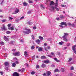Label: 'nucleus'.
Returning <instances> with one entry per match:
<instances>
[{
  "label": "nucleus",
  "instance_id": "dca6fc26",
  "mask_svg": "<svg viewBox=\"0 0 76 76\" xmlns=\"http://www.w3.org/2000/svg\"><path fill=\"white\" fill-rule=\"evenodd\" d=\"M1 40H0V45H4V43L3 41H1Z\"/></svg>",
  "mask_w": 76,
  "mask_h": 76
},
{
  "label": "nucleus",
  "instance_id": "338daca9",
  "mask_svg": "<svg viewBox=\"0 0 76 76\" xmlns=\"http://www.w3.org/2000/svg\"><path fill=\"white\" fill-rule=\"evenodd\" d=\"M43 76H46V74H45V73H44V74H43Z\"/></svg>",
  "mask_w": 76,
  "mask_h": 76
},
{
  "label": "nucleus",
  "instance_id": "ea45409f",
  "mask_svg": "<svg viewBox=\"0 0 76 76\" xmlns=\"http://www.w3.org/2000/svg\"><path fill=\"white\" fill-rule=\"evenodd\" d=\"M21 70V72H24L25 71V69L23 68Z\"/></svg>",
  "mask_w": 76,
  "mask_h": 76
},
{
  "label": "nucleus",
  "instance_id": "5701e85b",
  "mask_svg": "<svg viewBox=\"0 0 76 76\" xmlns=\"http://www.w3.org/2000/svg\"><path fill=\"white\" fill-rule=\"evenodd\" d=\"M58 6V3H56L55 4V8L56 7H57Z\"/></svg>",
  "mask_w": 76,
  "mask_h": 76
},
{
  "label": "nucleus",
  "instance_id": "4d7b16f0",
  "mask_svg": "<svg viewBox=\"0 0 76 76\" xmlns=\"http://www.w3.org/2000/svg\"><path fill=\"white\" fill-rule=\"evenodd\" d=\"M11 26V24H9L8 25V27H10Z\"/></svg>",
  "mask_w": 76,
  "mask_h": 76
},
{
  "label": "nucleus",
  "instance_id": "39448f33",
  "mask_svg": "<svg viewBox=\"0 0 76 76\" xmlns=\"http://www.w3.org/2000/svg\"><path fill=\"white\" fill-rule=\"evenodd\" d=\"M19 12V9L16 8L15 10V11L14 12L13 14H16L18 13Z\"/></svg>",
  "mask_w": 76,
  "mask_h": 76
},
{
  "label": "nucleus",
  "instance_id": "3c124183",
  "mask_svg": "<svg viewBox=\"0 0 76 76\" xmlns=\"http://www.w3.org/2000/svg\"><path fill=\"white\" fill-rule=\"evenodd\" d=\"M15 21H16V22H19L20 20L19 19H16V20H15Z\"/></svg>",
  "mask_w": 76,
  "mask_h": 76
},
{
  "label": "nucleus",
  "instance_id": "79ce46f5",
  "mask_svg": "<svg viewBox=\"0 0 76 76\" xmlns=\"http://www.w3.org/2000/svg\"><path fill=\"white\" fill-rule=\"evenodd\" d=\"M56 20H60V18H56Z\"/></svg>",
  "mask_w": 76,
  "mask_h": 76
},
{
  "label": "nucleus",
  "instance_id": "f257e3e1",
  "mask_svg": "<svg viewBox=\"0 0 76 76\" xmlns=\"http://www.w3.org/2000/svg\"><path fill=\"white\" fill-rule=\"evenodd\" d=\"M25 30L26 31H23L24 34H31V31L30 29L26 28H25Z\"/></svg>",
  "mask_w": 76,
  "mask_h": 76
},
{
  "label": "nucleus",
  "instance_id": "473e14b6",
  "mask_svg": "<svg viewBox=\"0 0 76 76\" xmlns=\"http://www.w3.org/2000/svg\"><path fill=\"white\" fill-rule=\"evenodd\" d=\"M55 9L57 11H59V10H60V9H59V8H57V7H56L55 8Z\"/></svg>",
  "mask_w": 76,
  "mask_h": 76
},
{
  "label": "nucleus",
  "instance_id": "2f4dec72",
  "mask_svg": "<svg viewBox=\"0 0 76 76\" xmlns=\"http://www.w3.org/2000/svg\"><path fill=\"white\" fill-rule=\"evenodd\" d=\"M24 54L25 56H27L28 55V52L26 51H25L24 52Z\"/></svg>",
  "mask_w": 76,
  "mask_h": 76
},
{
  "label": "nucleus",
  "instance_id": "4c0bfd02",
  "mask_svg": "<svg viewBox=\"0 0 76 76\" xmlns=\"http://www.w3.org/2000/svg\"><path fill=\"white\" fill-rule=\"evenodd\" d=\"M42 67L43 68L45 67V64H42Z\"/></svg>",
  "mask_w": 76,
  "mask_h": 76
},
{
  "label": "nucleus",
  "instance_id": "6ab92c4d",
  "mask_svg": "<svg viewBox=\"0 0 76 76\" xmlns=\"http://www.w3.org/2000/svg\"><path fill=\"white\" fill-rule=\"evenodd\" d=\"M39 38L40 39V41H42V40H43V39H44V38L41 36H39Z\"/></svg>",
  "mask_w": 76,
  "mask_h": 76
},
{
  "label": "nucleus",
  "instance_id": "37998d69",
  "mask_svg": "<svg viewBox=\"0 0 76 76\" xmlns=\"http://www.w3.org/2000/svg\"><path fill=\"white\" fill-rule=\"evenodd\" d=\"M31 37H32V38L33 39H34V40L35 39V37H34V35H32L31 36Z\"/></svg>",
  "mask_w": 76,
  "mask_h": 76
},
{
  "label": "nucleus",
  "instance_id": "0e129e2a",
  "mask_svg": "<svg viewBox=\"0 0 76 76\" xmlns=\"http://www.w3.org/2000/svg\"><path fill=\"white\" fill-rule=\"evenodd\" d=\"M52 67H55V65H52Z\"/></svg>",
  "mask_w": 76,
  "mask_h": 76
},
{
  "label": "nucleus",
  "instance_id": "de8ad7c7",
  "mask_svg": "<svg viewBox=\"0 0 76 76\" xmlns=\"http://www.w3.org/2000/svg\"><path fill=\"white\" fill-rule=\"evenodd\" d=\"M32 2H33L32 1H28V3H32Z\"/></svg>",
  "mask_w": 76,
  "mask_h": 76
},
{
  "label": "nucleus",
  "instance_id": "7c9ffc66",
  "mask_svg": "<svg viewBox=\"0 0 76 76\" xmlns=\"http://www.w3.org/2000/svg\"><path fill=\"white\" fill-rule=\"evenodd\" d=\"M61 7H67V6L66 5L61 4Z\"/></svg>",
  "mask_w": 76,
  "mask_h": 76
},
{
  "label": "nucleus",
  "instance_id": "0eeeda50",
  "mask_svg": "<svg viewBox=\"0 0 76 76\" xmlns=\"http://www.w3.org/2000/svg\"><path fill=\"white\" fill-rule=\"evenodd\" d=\"M1 29L2 31H6L7 30L6 27H5V26H4V25H3V27L1 28Z\"/></svg>",
  "mask_w": 76,
  "mask_h": 76
},
{
  "label": "nucleus",
  "instance_id": "393cba45",
  "mask_svg": "<svg viewBox=\"0 0 76 76\" xmlns=\"http://www.w3.org/2000/svg\"><path fill=\"white\" fill-rule=\"evenodd\" d=\"M40 6H41V8H42V9H45V7H44V6L42 5V4H41L40 5Z\"/></svg>",
  "mask_w": 76,
  "mask_h": 76
},
{
  "label": "nucleus",
  "instance_id": "58836bf2",
  "mask_svg": "<svg viewBox=\"0 0 76 76\" xmlns=\"http://www.w3.org/2000/svg\"><path fill=\"white\" fill-rule=\"evenodd\" d=\"M20 42H24V40L23 39H20Z\"/></svg>",
  "mask_w": 76,
  "mask_h": 76
},
{
  "label": "nucleus",
  "instance_id": "774afa93",
  "mask_svg": "<svg viewBox=\"0 0 76 76\" xmlns=\"http://www.w3.org/2000/svg\"><path fill=\"white\" fill-rule=\"evenodd\" d=\"M15 38V36H12L11 37V38Z\"/></svg>",
  "mask_w": 76,
  "mask_h": 76
},
{
  "label": "nucleus",
  "instance_id": "6e6552de",
  "mask_svg": "<svg viewBox=\"0 0 76 76\" xmlns=\"http://www.w3.org/2000/svg\"><path fill=\"white\" fill-rule=\"evenodd\" d=\"M13 76H19V74L16 72H15L13 73Z\"/></svg>",
  "mask_w": 76,
  "mask_h": 76
},
{
  "label": "nucleus",
  "instance_id": "603ef678",
  "mask_svg": "<svg viewBox=\"0 0 76 76\" xmlns=\"http://www.w3.org/2000/svg\"><path fill=\"white\" fill-rule=\"evenodd\" d=\"M36 68L37 69H38V68H39V65H36Z\"/></svg>",
  "mask_w": 76,
  "mask_h": 76
},
{
  "label": "nucleus",
  "instance_id": "cd10ccee",
  "mask_svg": "<svg viewBox=\"0 0 76 76\" xmlns=\"http://www.w3.org/2000/svg\"><path fill=\"white\" fill-rule=\"evenodd\" d=\"M46 58V57L45 56H42L41 57V59H44L45 58Z\"/></svg>",
  "mask_w": 76,
  "mask_h": 76
},
{
  "label": "nucleus",
  "instance_id": "5fc2aeb1",
  "mask_svg": "<svg viewBox=\"0 0 76 76\" xmlns=\"http://www.w3.org/2000/svg\"><path fill=\"white\" fill-rule=\"evenodd\" d=\"M24 18V17L23 16L20 18V19H23Z\"/></svg>",
  "mask_w": 76,
  "mask_h": 76
},
{
  "label": "nucleus",
  "instance_id": "c03bdc74",
  "mask_svg": "<svg viewBox=\"0 0 76 76\" xmlns=\"http://www.w3.org/2000/svg\"><path fill=\"white\" fill-rule=\"evenodd\" d=\"M35 56L34 55L32 57V58H33V60H34L35 58Z\"/></svg>",
  "mask_w": 76,
  "mask_h": 76
},
{
  "label": "nucleus",
  "instance_id": "a878e982",
  "mask_svg": "<svg viewBox=\"0 0 76 76\" xmlns=\"http://www.w3.org/2000/svg\"><path fill=\"white\" fill-rule=\"evenodd\" d=\"M59 72L60 71L58 69H55L54 71V73H56V72Z\"/></svg>",
  "mask_w": 76,
  "mask_h": 76
},
{
  "label": "nucleus",
  "instance_id": "a18cd8bd",
  "mask_svg": "<svg viewBox=\"0 0 76 76\" xmlns=\"http://www.w3.org/2000/svg\"><path fill=\"white\" fill-rule=\"evenodd\" d=\"M9 20H12V19H13V18L11 17H9Z\"/></svg>",
  "mask_w": 76,
  "mask_h": 76
},
{
  "label": "nucleus",
  "instance_id": "ddd939ff",
  "mask_svg": "<svg viewBox=\"0 0 76 76\" xmlns=\"http://www.w3.org/2000/svg\"><path fill=\"white\" fill-rule=\"evenodd\" d=\"M28 4L25 1L23 3V5L24 6H26Z\"/></svg>",
  "mask_w": 76,
  "mask_h": 76
},
{
  "label": "nucleus",
  "instance_id": "6e6d98bb",
  "mask_svg": "<svg viewBox=\"0 0 76 76\" xmlns=\"http://www.w3.org/2000/svg\"><path fill=\"white\" fill-rule=\"evenodd\" d=\"M68 25L70 26V25H72V24L70 23H68Z\"/></svg>",
  "mask_w": 76,
  "mask_h": 76
},
{
  "label": "nucleus",
  "instance_id": "c756f323",
  "mask_svg": "<svg viewBox=\"0 0 76 76\" xmlns=\"http://www.w3.org/2000/svg\"><path fill=\"white\" fill-rule=\"evenodd\" d=\"M61 72H64V69L63 68H62L61 69Z\"/></svg>",
  "mask_w": 76,
  "mask_h": 76
},
{
  "label": "nucleus",
  "instance_id": "423d86ee",
  "mask_svg": "<svg viewBox=\"0 0 76 76\" xmlns=\"http://www.w3.org/2000/svg\"><path fill=\"white\" fill-rule=\"evenodd\" d=\"M4 39L5 41H7V42L9 41V38H8L5 36H4Z\"/></svg>",
  "mask_w": 76,
  "mask_h": 76
},
{
  "label": "nucleus",
  "instance_id": "13d9d810",
  "mask_svg": "<svg viewBox=\"0 0 76 76\" xmlns=\"http://www.w3.org/2000/svg\"><path fill=\"white\" fill-rule=\"evenodd\" d=\"M15 64H18L19 63V62L16 61L15 62H14Z\"/></svg>",
  "mask_w": 76,
  "mask_h": 76
},
{
  "label": "nucleus",
  "instance_id": "9b49d317",
  "mask_svg": "<svg viewBox=\"0 0 76 76\" xmlns=\"http://www.w3.org/2000/svg\"><path fill=\"white\" fill-rule=\"evenodd\" d=\"M14 27L13 26L8 28V29H10H10L11 31H13L14 30Z\"/></svg>",
  "mask_w": 76,
  "mask_h": 76
},
{
  "label": "nucleus",
  "instance_id": "c85d7f7f",
  "mask_svg": "<svg viewBox=\"0 0 76 76\" xmlns=\"http://www.w3.org/2000/svg\"><path fill=\"white\" fill-rule=\"evenodd\" d=\"M35 46H31V50H34V48H35Z\"/></svg>",
  "mask_w": 76,
  "mask_h": 76
},
{
  "label": "nucleus",
  "instance_id": "aec40b11",
  "mask_svg": "<svg viewBox=\"0 0 76 76\" xmlns=\"http://www.w3.org/2000/svg\"><path fill=\"white\" fill-rule=\"evenodd\" d=\"M53 59L54 60H55L57 62H60V60H59L57 59V58H54Z\"/></svg>",
  "mask_w": 76,
  "mask_h": 76
},
{
  "label": "nucleus",
  "instance_id": "f03ea898",
  "mask_svg": "<svg viewBox=\"0 0 76 76\" xmlns=\"http://www.w3.org/2000/svg\"><path fill=\"white\" fill-rule=\"evenodd\" d=\"M64 36H63L62 37L63 38L64 41L67 42V39L66 38H67V35H68V33H64Z\"/></svg>",
  "mask_w": 76,
  "mask_h": 76
},
{
  "label": "nucleus",
  "instance_id": "052dcab7",
  "mask_svg": "<svg viewBox=\"0 0 76 76\" xmlns=\"http://www.w3.org/2000/svg\"><path fill=\"white\" fill-rule=\"evenodd\" d=\"M18 72H20V71H21V70L20 69H18Z\"/></svg>",
  "mask_w": 76,
  "mask_h": 76
},
{
  "label": "nucleus",
  "instance_id": "7ed1b4c3",
  "mask_svg": "<svg viewBox=\"0 0 76 76\" xmlns=\"http://www.w3.org/2000/svg\"><path fill=\"white\" fill-rule=\"evenodd\" d=\"M72 48L73 51H74V53L75 54H76V45L74 46H73Z\"/></svg>",
  "mask_w": 76,
  "mask_h": 76
},
{
  "label": "nucleus",
  "instance_id": "e433bc0d",
  "mask_svg": "<svg viewBox=\"0 0 76 76\" xmlns=\"http://www.w3.org/2000/svg\"><path fill=\"white\" fill-rule=\"evenodd\" d=\"M11 32L9 31H7V32H6V33L7 34H11Z\"/></svg>",
  "mask_w": 76,
  "mask_h": 76
},
{
  "label": "nucleus",
  "instance_id": "4be33fe9",
  "mask_svg": "<svg viewBox=\"0 0 76 76\" xmlns=\"http://www.w3.org/2000/svg\"><path fill=\"white\" fill-rule=\"evenodd\" d=\"M60 25H66V23L64 22H62L60 23Z\"/></svg>",
  "mask_w": 76,
  "mask_h": 76
},
{
  "label": "nucleus",
  "instance_id": "1a4fd4ad",
  "mask_svg": "<svg viewBox=\"0 0 76 76\" xmlns=\"http://www.w3.org/2000/svg\"><path fill=\"white\" fill-rule=\"evenodd\" d=\"M46 74L48 76H50V75H51V72H50V71H47L46 72Z\"/></svg>",
  "mask_w": 76,
  "mask_h": 76
},
{
  "label": "nucleus",
  "instance_id": "f704fd0d",
  "mask_svg": "<svg viewBox=\"0 0 76 76\" xmlns=\"http://www.w3.org/2000/svg\"><path fill=\"white\" fill-rule=\"evenodd\" d=\"M14 43H15V42L13 41H11L10 43V44H13Z\"/></svg>",
  "mask_w": 76,
  "mask_h": 76
},
{
  "label": "nucleus",
  "instance_id": "864d4df0",
  "mask_svg": "<svg viewBox=\"0 0 76 76\" xmlns=\"http://www.w3.org/2000/svg\"><path fill=\"white\" fill-rule=\"evenodd\" d=\"M33 28L34 29H37V27L36 26L33 27Z\"/></svg>",
  "mask_w": 76,
  "mask_h": 76
},
{
  "label": "nucleus",
  "instance_id": "8fccbe9b",
  "mask_svg": "<svg viewBox=\"0 0 76 76\" xmlns=\"http://www.w3.org/2000/svg\"><path fill=\"white\" fill-rule=\"evenodd\" d=\"M59 26L61 28V29H62V28H64L63 26L62 25H59Z\"/></svg>",
  "mask_w": 76,
  "mask_h": 76
},
{
  "label": "nucleus",
  "instance_id": "72a5a7b5",
  "mask_svg": "<svg viewBox=\"0 0 76 76\" xmlns=\"http://www.w3.org/2000/svg\"><path fill=\"white\" fill-rule=\"evenodd\" d=\"M72 58H70L69 59L68 62H70V61H72Z\"/></svg>",
  "mask_w": 76,
  "mask_h": 76
},
{
  "label": "nucleus",
  "instance_id": "09e8293b",
  "mask_svg": "<svg viewBox=\"0 0 76 76\" xmlns=\"http://www.w3.org/2000/svg\"><path fill=\"white\" fill-rule=\"evenodd\" d=\"M5 70H8L9 69V68H8V67H5Z\"/></svg>",
  "mask_w": 76,
  "mask_h": 76
},
{
  "label": "nucleus",
  "instance_id": "bb28decb",
  "mask_svg": "<svg viewBox=\"0 0 76 76\" xmlns=\"http://www.w3.org/2000/svg\"><path fill=\"white\" fill-rule=\"evenodd\" d=\"M12 67H15L16 66V64L14 62L12 64Z\"/></svg>",
  "mask_w": 76,
  "mask_h": 76
},
{
  "label": "nucleus",
  "instance_id": "9d476101",
  "mask_svg": "<svg viewBox=\"0 0 76 76\" xmlns=\"http://www.w3.org/2000/svg\"><path fill=\"white\" fill-rule=\"evenodd\" d=\"M35 42L36 43H37L38 44H39V43H40V40L39 39H38L35 40Z\"/></svg>",
  "mask_w": 76,
  "mask_h": 76
},
{
  "label": "nucleus",
  "instance_id": "680f3d73",
  "mask_svg": "<svg viewBox=\"0 0 76 76\" xmlns=\"http://www.w3.org/2000/svg\"><path fill=\"white\" fill-rule=\"evenodd\" d=\"M45 50L46 51H48V50L47 49V48H45Z\"/></svg>",
  "mask_w": 76,
  "mask_h": 76
},
{
  "label": "nucleus",
  "instance_id": "20e7f679",
  "mask_svg": "<svg viewBox=\"0 0 76 76\" xmlns=\"http://www.w3.org/2000/svg\"><path fill=\"white\" fill-rule=\"evenodd\" d=\"M13 54L14 56H20V52H16L15 53H13Z\"/></svg>",
  "mask_w": 76,
  "mask_h": 76
},
{
  "label": "nucleus",
  "instance_id": "f8f14e48",
  "mask_svg": "<svg viewBox=\"0 0 76 76\" xmlns=\"http://www.w3.org/2000/svg\"><path fill=\"white\" fill-rule=\"evenodd\" d=\"M43 50V49L41 47H39L38 48L39 51H42Z\"/></svg>",
  "mask_w": 76,
  "mask_h": 76
},
{
  "label": "nucleus",
  "instance_id": "e2e57ef3",
  "mask_svg": "<svg viewBox=\"0 0 76 76\" xmlns=\"http://www.w3.org/2000/svg\"><path fill=\"white\" fill-rule=\"evenodd\" d=\"M48 56L49 57H50V58L52 57V56H51V55H48Z\"/></svg>",
  "mask_w": 76,
  "mask_h": 76
},
{
  "label": "nucleus",
  "instance_id": "bf43d9fd",
  "mask_svg": "<svg viewBox=\"0 0 76 76\" xmlns=\"http://www.w3.org/2000/svg\"><path fill=\"white\" fill-rule=\"evenodd\" d=\"M31 12L30 11H28L27 13L28 14H31Z\"/></svg>",
  "mask_w": 76,
  "mask_h": 76
},
{
  "label": "nucleus",
  "instance_id": "b1692460",
  "mask_svg": "<svg viewBox=\"0 0 76 76\" xmlns=\"http://www.w3.org/2000/svg\"><path fill=\"white\" fill-rule=\"evenodd\" d=\"M63 44H64V42H62V41H61V42H60L58 43V44L61 45H63Z\"/></svg>",
  "mask_w": 76,
  "mask_h": 76
},
{
  "label": "nucleus",
  "instance_id": "f3484780",
  "mask_svg": "<svg viewBox=\"0 0 76 76\" xmlns=\"http://www.w3.org/2000/svg\"><path fill=\"white\" fill-rule=\"evenodd\" d=\"M59 18H60L61 20H62V19L64 18V17L63 16V15H61L60 16Z\"/></svg>",
  "mask_w": 76,
  "mask_h": 76
},
{
  "label": "nucleus",
  "instance_id": "49530a36",
  "mask_svg": "<svg viewBox=\"0 0 76 76\" xmlns=\"http://www.w3.org/2000/svg\"><path fill=\"white\" fill-rule=\"evenodd\" d=\"M71 70H74V67L73 66H72L71 68Z\"/></svg>",
  "mask_w": 76,
  "mask_h": 76
},
{
  "label": "nucleus",
  "instance_id": "4468645a",
  "mask_svg": "<svg viewBox=\"0 0 76 76\" xmlns=\"http://www.w3.org/2000/svg\"><path fill=\"white\" fill-rule=\"evenodd\" d=\"M43 62L44 63L47 64L49 63H50V61L48 60H45L43 61Z\"/></svg>",
  "mask_w": 76,
  "mask_h": 76
},
{
  "label": "nucleus",
  "instance_id": "a211bd4d",
  "mask_svg": "<svg viewBox=\"0 0 76 76\" xmlns=\"http://www.w3.org/2000/svg\"><path fill=\"white\" fill-rule=\"evenodd\" d=\"M51 10L52 12H54V7L53 6H52L51 7Z\"/></svg>",
  "mask_w": 76,
  "mask_h": 76
},
{
  "label": "nucleus",
  "instance_id": "412c9836",
  "mask_svg": "<svg viewBox=\"0 0 76 76\" xmlns=\"http://www.w3.org/2000/svg\"><path fill=\"white\" fill-rule=\"evenodd\" d=\"M54 2L53 1H51L50 3V5L51 6L52 5H54Z\"/></svg>",
  "mask_w": 76,
  "mask_h": 76
},
{
  "label": "nucleus",
  "instance_id": "a19ab883",
  "mask_svg": "<svg viewBox=\"0 0 76 76\" xmlns=\"http://www.w3.org/2000/svg\"><path fill=\"white\" fill-rule=\"evenodd\" d=\"M35 72L33 71L31 72V75H35Z\"/></svg>",
  "mask_w": 76,
  "mask_h": 76
},
{
  "label": "nucleus",
  "instance_id": "2eb2a0df",
  "mask_svg": "<svg viewBox=\"0 0 76 76\" xmlns=\"http://www.w3.org/2000/svg\"><path fill=\"white\" fill-rule=\"evenodd\" d=\"M5 65L6 66H9V63L7 62H5L4 63Z\"/></svg>",
  "mask_w": 76,
  "mask_h": 76
},
{
  "label": "nucleus",
  "instance_id": "69168bd1",
  "mask_svg": "<svg viewBox=\"0 0 76 76\" xmlns=\"http://www.w3.org/2000/svg\"><path fill=\"white\" fill-rule=\"evenodd\" d=\"M26 66L27 67H28V64L27 63L26 64Z\"/></svg>",
  "mask_w": 76,
  "mask_h": 76
},
{
  "label": "nucleus",
  "instance_id": "c9c22d12",
  "mask_svg": "<svg viewBox=\"0 0 76 76\" xmlns=\"http://www.w3.org/2000/svg\"><path fill=\"white\" fill-rule=\"evenodd\" d=\"M27 24L28 25H31L32 24V23H31L30 22H28L27 23Z\"/></svg>",
  "mask_w": 76,
  "mask_h": 76
}]
</instances>
